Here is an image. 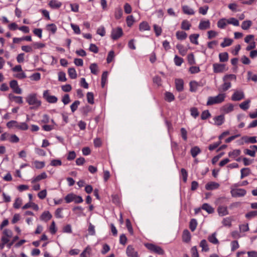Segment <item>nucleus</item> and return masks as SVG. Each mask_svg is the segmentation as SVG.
<instances>
[{
	"label": "nucleus",
	"instance_id": "1",
	"mask_svg": "<svg viewBox=\"0 0 257 257\" xmlns=\"http://www.w3.org/2000/svg\"><path fill=\"white\" fill-rule=\"evenodd\" d=\"M222 80L223 83L220 86V87L218 89V90L220 91L224 92L227 91L231 87V81H235L236 80V77L234 74H226L223 77Z\"/></svg>",
	"mask_w": 257,
	"mask_h": 257
},
{
	"label": "nucleus",
	"instance_id": "2",
	"mask_svg": "<svg viewBox=\"0 0 257 257\" xmlns=\"http://www.w3.org/2000/svg\"><path fill=\"white\" fill-rule=\"evenodd\" d=\"M26 102L32 107L31 109H38L41 105V101L37 97V94L32 93L28 95L26 98Z\"/></svg>",
	"mask_w": 257,
	"mask_h": 257
},
{
	"label": "nucleus",
	"instance_id": "3",
	"mask_svg": "<svg viewBox=\"0 0 257 257\" xmlns=\"http://www.w3.org/2000/svg\"><path fill=\"white\" fill-rule=\"evenodd\" d=\"M225 97L226 95L224 93H219L215 96H210L208 98L206 105H212L220 103L224 100Z\"/></svg>",
	"mask_w": 257,
	"mask_h": 257
},
{
	"label": "nucleus",
	"instance_id": "4",
	"mask_svg": "<svg viewBox=\"0 0 257 257\" xmlns=\"http://www.w3.org/2000/svg\"><path fill=\"white\" fill-rule=\"evenodd\" d=\"M146 247L151 251L157 253L159 254H163L164 251L161 247L152 243L145 244Z\"/></svg>",
	"mask_w": 257,
	"mask_h": 257
},
{
	"label": "nucleus",
	"instance_id": "5",
	"mask_svg": "<svg viewBox=\"0 0 257 257\" xmlns=\"http://www.w3.org/2000/svg\"><path fill=\"white\" fill-rule=\"evenodd\" d=\"M43 96L49 103H54L58 100L57 98L55 96L50 94L49 91L48 90L44 91Z\"/></svg>",
	"mask_w": 257,
	"mask_h": 257
},
{
	"label": "nucleus",
	"instance_id": "6",
	"mask_svg": "<svg viewBox=\"0 0 257 257\" xmlns=\"http://www.w3.org/2000/svg\"><path fill=\"white\" fill-rule=\"evenodd\" d=\"M213 72L216 73H223L227 70L224 64L214 63L213 64Z\"/></svg>",
	"mask_w": 257,
	"mask_h": 257
},
{
	"label": "nucleus",
	"instance_id": "7",
	"mask_svg": "<svg viewBox=\"0 0 257 257\" xmlns=\"http://www.w3.org/2000/svg\"><path fill=\"white\" fill-rule=\"evenodd\" d=\"M123 34L122 30L120 27L114 28L111 33V37L113 40H117Z\"/></svg>",
	"mask_w": 257,
	"mask_h": 257
},
{
	"label": "nucleus",
	"instance_id": "8",
	"mask_svg": "<svg viewBox=\"0 0 257 257\" xmlns=\"http://www.w3.org/2000/svg\"><path fill=\"white\" fill-rule=\"evenodd\" d=\"M246 192L243 189L233 188L231 190V194L233 197H238L244 196Z\"/></svg>",
	"mask_w": 257,
	"mask_h": 257
},
{
	"label": "nucleus",
	"instance_id": "9",
	"mask_svg": "<svg viewBox=\"0 0 257 257\" xmlns=\"http://www.w3.org/2000/svg\"><path fill=\"white\" fill-rule=\"evenodd\" d=\"M10 87L13 89L14 93L20 94L22 93V89L19 86L17 81L13 80L10 82Z\"/></svg>",
	"mask_w": 257,
	"mask_h": 257
},
{
	"label": "nucleus",
	"instance_id": "10",
	"mask_svg": "<svg viewBox=\"0 0 257 257\" xmlns=\"http://www.w3.org/2000/svg\"><path fill=\"white\" fill-rule=\"evenodd\" d=\"M244 97V93L242 90H235L231 96L233 101H239Z\"/></svg>",
	"mask_w": 257,
	"mask_h": 257
},
{
	"label": "nucleus",
	"instance_id": "11",
	"mask_svg": "<svg viewBox=\"0 0 257 257\" xmlns=\"http://www.w3.org/2000/svg\"><path fill=\"white\" fill-rule=\"evenodd\" d=\"M126 253L128 257H138V253L133 247L130 245H128L126 249Z\"/></svg>",
	"mask_w": 257,
	"mask_h": 257
},
{
	"label": "nucleus",
	"instance_id": "12",
	"mask_svg": "<svg viewBox=\"0 0 257 257\" xmlns=\"http://www.w3.org/2000/svg\"><path fill=\"white\" fill-rule=\"evenodd\" d=\"M210 23L209 20H201L198 26V28L201 30H205L209 29Z\"/></svg>",
	"mask_w": 257,
	"mask_h": 257
},
{
	"label": "nucleus",
	"instance_id": "13",
	"mask_svg": "<svg viewBox=\"0 0 257 257\" xmlns=\"http://www.w3.org/2000/svg\"><path fill=\"white\" fill-rule=\"evenodd\" d=\"M47 175L45 172H43L39 175L33 178L31 180L32 183H35V182H38L41 180L47 178Z\"/></svg>",
	"mask_w": 257,
	"mask_h": 257
},
{
	"label": "nucleus",
	"instance_id": "14",
	"mask_svg": "<svg viewBox=\"0 0 257 257\" xmlns=\"http://www.w3.org/2000/svg\"><path fill=\"white\" fill-rule=\"evenodd\" d=\"M214 124L216 125H220L223 123L224 121V117L223 115H220L213 118Z\"/></svg>",
	"mask_w": 257,
	"mask_h": 257
},
{
	"label": "nucleus",
	"instance_id": "15",
	"mask_svg": "<svg viewBox=\"0 0 257 257\" xmlns=\"http://www.w3.org/2000/svg\"><path fill=\"white\" fill-rule=\"evenodd\" d=\"M176 88L177 91H182L184 89V82L183 80L181 79H177L175 80Z\"/></svg>",
	"mask_w": 257,
	"mask_h": 257
},
{
	"label": "nucleus",
	"instance_id": "16",
	"mask_svg": "<svg viewBox=\"0 0 257 257\" xmlns=\"http://www.w3.org/2000/svg\"><path fill=\"white\" fill-rule=\"evenodd\" d=\"M217 233L216 232H214L212 234L209 235L208 236V241L214 244H217L219 243V241L218 239L216 237Z\"/></svg>",
	"mask_w": 257,
	"mask_h": 257
},
{
	"label": "nucleus",
	"instance_id": "17",
	"mask_svg": "<svg viewBox=\"0 0 257 257\" xmlns=\"http://www.w3.org/2000/svg\"><path fill=\"white\" fill-rule=\"evenodd\" d=\"M219 186V184L214 182H211L205 185V188L207 190H212L217 189Z\"/></svg>",
	"mask_w": 257,
	"mask_h": 257
},
{
	"label": "nucleus",
	"instance_id": "18",
	"mask_svg": "<svg viewBox=\"0 0 257 257\" xmlns=\"http://www.w3.org/2000/svg\"><path fill=\"white\" fill-rule=\"evenodd\" d=\"M182 239L183 241L186 242H188L190 240L191 234L188 230L186 229L183 231Z\"/></svg>",
	"mask_w": 257,
	"mask_h": 257
},
{
	"label": "nucleus",
	"instance_id": "19",
	"mask_svg": "<svg viewBox=\"0 0 257 257\" xmlns=\"http://www.w3.org/2000/svg\"><path fill=\"white\" fill-rule=\"evenodd\" d=\"M182 10L183 13L187 15H193L195 14L194 10L186 5L182 6Z\"/></svg>",
	"mask_w": 257,
	"mask_h": 257
},
{
	"label": "nucleus",
	"instance_id": "20",
	"mask_svg": "<svg viewBox=\"0 0 257 257\" xmlns=\"http://www.w3.org/2000/svg\"><path fill=\"white\" fill-rule=\"evenodd\" d=\"M139 30L140 31H149L150 27L147 22H143L139 25Z\"/></svg>",
	"mask_w": 257,
	"mask_h": 257
},
{
	"label": "nucleus",
	"instance_id": "21",
	"mask_svg": "<svg viewBox=\"0 0 257 257\" xmlns=\"http://www.w3.org/2000/svg\"><path fill=\"white\" fill-rule=\"evenodd\" d=\"M49 5L52 9H58L61 6L62 3L56 0H52L49 2Z\"/></svg>",
	"mask_w": 257,
	"mask_h": 257
},
{
	"label": "nucleus",
	"instance_id": "22",
	"mask_svg": "<svg viewBox=\"0 0 257 257\" xmlns=\"http://www.w3.org/2000/svg\"><path fill=\"white\" fill-rule=\"evenodd\" d=\"M217 211H218V214L221 216H225L228 214V212L227 209V208L224 206L218 207V208L217 209Z\"/></svg>",
	"mask_w": 257,
	"mask_h": 257
},
{
	"label": "nucleus",
	"instance_id": "23",
	"mask_svg": "<svg viewBox=\"0 0 257 257\" xmlns=\"http://www.w3.org/2000/svg\"><path fill=\"white\" fill-rule=\"evenodd\" d=\"M52 216L49 211L44 212L41 216L40 219L43 221H48L52 218Z\"/></svg>",
	"mask_w": 257,
	"mask_h": 257
},
{
	"label": "nucleus",
	"instance_id": "24",
	"mask_svg": "<svg viewBox=\"0 0 257 257\" xmlns=\"http://www.w3.org/2000/svg\"><path fill=\"white\" fill-rule=\"evenodd\" d=\"M35 168L37 169H41L43 168L45 166V163L44 161H35L33 162Z\"/></svg>",
	"mask_w": 257,
	"mask_h": 257
},
{
	"label": "nucleus",
	"instance_id": "25",
	"mask_svg": "<svg viewBox=\"0 0 257 257\" xmlns=\"http://www.w3.org/2000/svg\"><path fill=\"white\" fill-rule=\"evenodd\" d=\"M200 246L202 248L203 251L207 252L209 250L207 241L205 239H203L200 243Z\"/></svg>",
	"mask_w": 257,
	"mask_h": 257
},
{
	"label": "nucleus",
	"instance_id": "26",
	"mask_svg": "<svg viewBox=\"0 0 257 257\" xmlns=\"http://www.w3.org/2000/svg\"><path fill=\"white\" fill-rule=\"evenodd\" d=\"M199 37V34H194L191 35L189 36V39H190V42L193 44H194L195 45H198V39Z\"/></svg>",
	"mask_w": 257,
	"mask_h": 257
},
{
	"label": "nucleus",
	"instance_id": "27",
	"mask_svg": "<svg viewBox=\"0 0 257 257\" xmlns=\"http://www.w3.org/2000/svg\"><path fill=\"white\" fill-rule=\"evenodd\" d=\"M176 48L181 55L184 56L186 55L187 50L184 47V46L181 44H178L176 45Z\"/></svg>",
	"mask_w": 257,
	"mask_h": 257
},
{
	"label": "nucleus",
	"instance_id": "28",
	"mask_svg": "<svg viewBox=\"0 0 257 257\" xmlns=\"http://www.w3.org/2000/svg\"><path fill=\"white\" fill-rule=\"evenodd\" d=\"M187 37V34L183 31H177L176 32V37L178 40H185Z\"/></svg>",
	"mask_w": 257,
	"mask_h": 257
},
{
	"label": "nucleus",
	"instance_id": "29",
	"mask_svg": "<svg viewBox=\"0 0 257 257\" xmlns=\"http://www.w3.org/2000/svg\"><path fill=\"white\" fill-rule=\"evenodd\" d=\"M219 61L221 62H226L228 60V55L227 52L221 53L219 54Z\"/></svg>",
	"mask_w": 257,
	"mask_h": 257
},
{
	"label": "nucleus",
	"instance_id": "30",
	"mask_svg": "<svg viewBox=\"0 0 257 257\" xmlns=\"http://www.w3.org/2000/svg\"><path fill=\"white\" fill-rule=\"evenodd\" d=\"M233 42V40L229 38H224V41L220 44L222 48L230 46Z\"/></svg>",
	"mask_w": 257,
	"mask_h": 257
},
{
	"label": "nucleus",
	"instance_id": "31",
	"mask_svg": "<svg viewBox=\"0 0 257 257\" xmlns=\"http://www.w3.org/2000/svg\"><path fill=\"white\" fill-rule=\"evenodd\" d=\"M252 25V22L250 20L243 21L241 24V28L243 30H248Z\"/></svg>",
	"mask_w": 257,
	"mask_h": 257
},
{
	"label": "nucleus",
	"instance_id": "32",
	"mask_svg": "<svg viewBox=\"0 0 257 257\" xmlns=\"http://www.w3.org/2000/svg\"><path fill=\"white\" fill-rule=\"evenodd\" d=\"M227 19H222L217 22V27L220 29H224L226 26L227 22Z\"/></svg>",
	"mask_w": 257,
	"mask_h": 257
},
{
	"label": "nucleus",
	"instance_id": "33",
	"mask_svg": "<svg viewBox=\"0 0 257 257\" xmlns=\"http://www.w3.org/2000/svg\"><path fill=\"white\" fill-rule=\"evenodd\" d=\"M68 73L69 77L71 79H75L77 77V73L74 68H70L68 69Z\"/></svg>",
	"mask_w": 257,
	"mask_h": 257
},
{
	"label": "nucleus",
	"instance_id": "34",
	"mask_svg": "<svg viewBox=\"0 0 257 257\" xmlns=\"http://www.w3.org/2000/svg\"><path fill=\"white\" fill-rule=\"evenodd\" d=\"M202 208L206 211L208 213H212L214 212V209L207 203L203 204Z\"/></svg>",
	"mask_w": 257,
	"mask_h": 257
},
{
	"label": "nucleus",
	"instance_id": "35",
	"mask_svg": "<svg viewBox=\"0 0 257 257\" xmlns=\"http://www.w3.org/2000/svg\"><path fill=\"white\" fill-rule=\"evenodd\" d=\"M199 85L198 83L195 81H191L190 82V90L192 92H195L197 90Z\"/></svg>",
	"mask_w": 257,
	"mask_h": 257
},
{
	"label": "nucleus",
	"instance_id": "36",
	"mask_svg": "<svg viewBox=\"0 0 257 257\" xmlns=\"http://www.w3.org/2000/svg\"><path fill=\"white\" fill-rule=\"evenodd\" d=\"M234 108V106L232 104H228L225 105L223 106V111L224 112L227 113L233 111Z\"/></svg>",
	"mask_w": 257,
	"mask_h": 257
},
{
	"label": "nucleus",
	"instance_id": "37",
	"mask_svg": "<svg viewBox=\"0 0 257 257\" xmlns=\"http://www.w3.org/2000/svg\"><path fill=\"white\" fill-rule=\"evenodd\" d=\"M241 153V151L239 150H234L232 152H230L228 153V156L232 158H235L236 157H238L239 155H240Z\"/></svg>",
	"mask_w": 257,
	"mask_h": 257
},
{
	"label": "nucleus",
	"instance_id": "38",
	"mask_svg": "<svg viewBox=\"0 0 257 257\" xmlns=\"http://www.w3.org/2000/svg\"><path fill=\"white\" fill-rule=\"evenodd\" d=\"M47 30L51 32L53 34H55L57 31V27L54 24H48L46 26Z\"/></svg>",
	"mask_w": 257,
	"mask_h": 257
},
{
	"label": "nucleus",
	"instance_id": "39",
	"mask_svg": "<svg viewBox=\"0 0 257 257\" xmlns=\"http://www.w3.org/2000/svg\"><path fill=\"white\" fill-rule=\"evenodd\" d=\"M28 127V125L26 122H18V125L17 126V128L22 131L27 130Z\"/></svg>",
	"mask_w": 257,
	"mask_h": 257
},
{
	"label": "nucleus",
	"instance_id": "40",
	"mask_svg": "<svg viewBox=\"0 0 257 257\" xmlns=\"http://www.w3.org/2000/svg\"><path fill=\"white\" fill-rule=\"evenodd\" d=\"M175 99L174 95L170 92L165 93V100L168 102H171Z\"/></svg>",
	"mask_w": 257,
	"mask_h": 257
},
{
	"label": "nucleus",
	"instance_id": "41",
	"mask_svg": "<svg viewBox=\"0 0 257 257\" xmlns=\"http://www.w3.org/2000/svg\"><path fill=\"white\" fill-rule=\"evenodd\" d=\"M191 27V24L187 20H184L181 24V28L183 30H188Z\"/></svg>",
	"mask_w": 257,
	"mask_h": 257
},
{
	"label": "nucleus",
	"instance_id": "42",
	"mask_svg": "<svg viewBox=\"0 0 257 257\" xmlns=\"http://www.w3.org/2000/svg\"><path fill=\"white\" fill-rule=\"evenodd\" d=\"M200 153V150L198 147H194L191 150V155L194 158H195Z\"/></svg>",
	"mask_w": 257,
	"mask_h": 257
},
{
	"label": "nucleus",
	"instance_id": "43",
	"mask_svg": "<svg viewBox=\"0 0 257 257\" xmlns=\"http://www.w3.org/2000/svg\"><path fill=\"white\" fill-rule=\"evenodd\" d=\"M90 69L91 72L93 74H97L98 73V67L96 63H92L90 65Z\"/></svg>",
	"mask_w": 257,
	"mask_h": 257
},
{
	"label": "nucleus",
	"instance_id": "44",
	"mask_svg": "<svg viewBox=\"0 0 257 257\" xmlns=\"http://www.w3.org/2000/svg\"><path fill=\"white\" fill-rule=\"evenodd\" d=\"M227 24H232L234 26H239V23L238 21L234 18H229V19H227Z\"/></svg>",
	"mask_w": 257,
	"mask_h": 257
},
{
	"label": "nucleus",
	"instance_id": "45",
	"mask_svg": "<svg viewBox=\"0 0 257 257\" xmlns=\"http://www.w3.org/2000/svg\"><path fill=\"white\" fill-rule=\"evenodd\" d=\"M240 178L243 179L244 177L248 176L250 173V170L248 168H243L240 171Z\"/></svg>",
	"mask_w": 257,
	"mask_h": 257
},
{
	"label": "nucleus",
	"instance_id": "46",
	"mask_svg": "<svg viewBox=\"0 0 257 257\" xmlns=\"http://www.w3.org/2000/svg\"><path fill=\"white\" fill-rule=\"evenodd\" d=\"M108 76V73L107 71H105L102 73L101 76V86L103 87L107 81V77Z\"/></svg>",
	"mask_w": 257,
	"mask_h": 257
},
{
	"label": "nucleus",
	"instance_id": "47",
	"mask_svg": "<svg viewBox=\"0 0 257 257\" xmlns=\"http://www.w3.org/2000/svg\"><path fill=\"white\" fill-rule=\"evenodd\" d=\"M174 61L175 65L178 66H181L183 62V58L178 56L177 55H175Z\"/></svg>",
	"mask_w": 257,
	"mask_h": 257
},
{
	"label": "nucleus",
	"instance_id": "48",
	"mask_svg": "<svg viewBox=\"0 0 257 257\" xmlns=\"http://www.w3.org/2000/svg\"><path fill=\"white\" fill-rule=\"evenodd\" d=\"M197 224V223L196 219H192L191 220L190 222L189 227L192 231H194L196 229Z\"/></svg>",
	"mask_w": 257,
	"mask_h": 257
},
{
	"label": "nucleus",
	"instance_id": "49",
	"mask_svg": "<svg viewBox=\"0 0 257 257\" xmlns=\"http://www.w3.org/2000/svg\"><path fill=\"white\" fill-rule=\"evenodd\" d=\"M2 243L0 244V249L4 248L6 244L8 243L10 241V238L6 236H3L1 238Z\"/></svg>",
	"mask_w": 257,
	"mask_h": 257
},
{
	"label": "nucleus",
	"instance_id": "50",
	"mask_svg": "<svg viewBox=\"0 0 257 257\" xmlns=\"http://www.w3.org/2000/svg\"><path fill=\"white\" fill-rule=\"evenodd\" d=\"M222 223L224 226L230 227L231 225V219L230 217H226L223 219Z\"/></svg>",
	"mask_w": 257,
	"mask_h": 257
},
{
	"label": "nucleus",
	"instance_id": "51",
	"mask_svg": "<svg viewBox=\"0 0 257 257\" xmlns=\"http://www.w3.org/2000/svg\"><path fill=\"white\" fill-rule=\"evenodd\" d=\"M250 103V100H247L239 104V107L243 110H246L249 108V103Z\"/></svg>",
	"mask_w": 257,
	"mask_h": 257
},
{
	"label": "nucleus",
	"instance_id": "52",
	"mask_svg": "<svg viewBox=\"0 0 257 257\" xmlns=\"http://www.w3.org/2000/svg\"><path fill=\"white\" fill-rule=\"evenodd\" d=\"M3 236L10 238L12 236L13 232L12 230L9 229H5L3 231Z\"/></svg>",
	"mask_w": 257,
	"mask_h": 257
},
{
	"label": "nucleus",
	"instance_id": "53",
	"mask_svg": "<svg viewBox=\"0 0 257 257\" xmlns=\"http://www.w3.org/2000/svg\"><path fill=\"white\" fill-rule=\"evenodd\" d=\"M75 196H76V195H75L74 194H72V193L68 194L65 197V200L66 203H68L72 201H73Z\"/></svg>",
	"mask_w": 257,
	"mask_h": 257
},
{
	"label": "nucleus",
	"instance_id": "54",
	"mask_svg": "<svg viewBox=\"0 0 257 257\" xmlns=\"http://www.w3.org/2000/svg\"><path fill=\"white\" fill-rule=\"evenodd\" d=\"M209 9V7L207 6H205L204 7H201L199 8L198 11L199 13L203 15H205L207 11Z\"/></svg>",
	"mask_w": 257,
	"mask_h": 257
},
{
	"label": "nucleus",
	"instance_id": "55",
	"mask_svg": "<svg viewBox=\"0 0 257 257\" xmlns=\"http://www.w3.org/2000/svg\"><path fill=\"white\" fill-rule=\"evenodd\" d=\"M87 100L89 103H90V104L94 103L93 94L92 92H89L87 93Z\"/></svg>",
	"mask_w": 257,
	"mask_h": 257
},
{
	"label": "nucleus",
	"instance_id": "56",
	"mask_svg": "<svg viewBox=\"0 0 257 257\" xmlns=\"http://www.w3.org/2000/svg\"><path fill=\"white\" fill-rule=\"evenodd\" d=\"M126 23L128 27H131L134 23V19L133 16H128L126 18Z\"/></svg>",
	"mask_w": 257,
	"mask_h": 257
},
{
	"label": "nucleus",
	"instance_id": "57",
	"mask_svg": "<svg viewBox=\"0 0 257 257\" xmlns=\"http://www.w3.org/2000/svg\"><path fill=\"white\" fill-rule=\"evenodd\" d=\"M90 248L87 247L80 254V257H89L90 254Z\"/></svg>",
	"mask_w": 257,
	"mask_h": 257
},
{
	"label": "nucleus",
	"instance_id": "58",
	"mask_svg": "<svg viewBox=\"0 0 257 257\" xmlns=\"http://www.w3.org/2000/svg\"><path fill=\"white\" fill-rule=\"evenodd\" d=\"M122 15V11L120 8H117L115 11V18L116 19H119L121 18Z\"/></svg>",
	"mask_w": 257,
	"mask_h": 257
},
{
	"label": "nucleus",
	"instance_id": "59",
	"mask_svg": "<svg viewBox=\"0 0 257 257\" xmlns=\"http://www.w3.org/2000/svg\"><path fill=\"white\" fill-rule=\"evenodd\" d=\"M88 231L90 235H94L95 234V227L91 223H89Z\"/></svg>",
	"mask_w": 257,
	"mask_h": 257
},
{
	"label": "nucleus",
	"instance_id": "60",
	"mask_svg": "<svg viewBox=\"0 0 257 257\" xmlns=\"http://www.w3.org/2000/svg\"><path fill=\"white\" fill-rule=\"evenodd\" d=\"M257 216V210L252 211L245 214V217L248 219H251Z\"/></svg>",
	"mask_w": 257,
	"mask_h": 257
},
{
	"label": "nucleus",
	"instance_id": "61",
	"mask_svg": "<svg viewBox=\"0 0 257 257\" xmlns=\"http://www.w3.org/2000/svg\"><path fill=\"white\" fill-rule=\"evenodd\" d=\"M31 80L33 81H38L41 78V74L39 73H35L30 77Z\"/></svg>",
	"mask_w": 257,
	"mask_h": 257
},
{
	"label": "nucleus",
	"instance_id": "62",
	"mask_svg": "<svg viewBox=\"0 0 257 257\" xmlns=\"http://www.w3.org/2000/svg\"><path fill=\"white\" fill-rule=\"evenodd\" d=\"M14 76L20 79L25 78L27 77L26 74L23 71L14 74Z\"/></svg>",
	"mask_w": 257,
	"mask_h": 257
},
{
	"label": "nucleus",
	"instance_id": "63",
	"mask_svg": "<svg viewBox=\"0 0 257 257\" xmlns=\"http://www.w3.org/2000/svg\"><path fill=\"white\" fill-rule=\"evenodd\" d=\"M97 34L103 37L105 34V28L103 26H100L97 30Z\"/></svg>",
	"mask_w": 257,
	"mask_h": 257
},
{
	"label": "nucleus",
	"instance_id": "64",
	"mask_svg": "<svg viewBox=\"0 0 257 257\" xmlns=\"http://www.w3.org/2000/svg\"><path fill=\"white\" fill-rule=\"evenodd\" d=\"M191 252L192 254V257H199V254L196 246L192 247Z\"/></svg>",
	"mask_w": 257,
	"mask_h": 257
}]
</instances>
